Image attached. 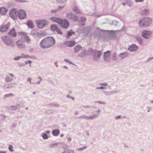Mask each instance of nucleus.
<instances>
[{"mask_svg":"<svg viewBox=\"0 0 153 153\" xmlns=\"http://www.w3.org/2000/svg\"><path fill=\"white\" fill-rule=\"evenodd\" d=\"M2 40L6 45H11L13 42V41L9 39L7 36H3L2 38Z\"/></svg>","mask_w":153,"mask_h":153,"instance_id":"nucleus-7","label":"nucleus"},{"mask_svg":"<svg viewBox=\"0 0 153 153\" xmlns=\"http://www.w3.org/2000/svg\"><path fill=\"white\" fill-rule=\"evenodd\" d=\"M13 147L12 145H10L9 146L8 149L11 152H13L14 150L13 149Z\"/></svg>","mask_w":153,"mask_h":153,"instance_id":"nucleus-32","label":"nucleus"},{"mask_svg":"<svg viewBox=\"0 0 153 153\" xmlns=\"http://www.w3.org/2000/svg\"><path fill=\"white\" fill-rule=\"evenodd\" d=\"M65 61L66 62H68V60L67 59H65Z\"/></svg>","mask_w":153,"mask_h":153,"instance_id":"nucleus-50","label":"nucleus"},{"mask_svg":"<svg viewBox=\"0 0 153 153\" xmlns=\"http://www.w3.org/2000/svg\"><path fill=\"white\" fill-rule=\"evenodd\" d=\"M81 48H82L79 46H76L74 48V51L75 53H77Z\"/></svg>","mask_w":153,"mask_h":153,"instance_id":"nucleus-24","label":"nucleus"},{"mask_svg":"<svg viewBox=\"0 0 153 153\" xmlns=\"http://www.w3.org/2000/svg\"><path fill=\"white\" fill-rule=\"evenodd\" d=\"M31 61L30 60H28L27 61H26L25 62V63L26 64H27L28 63L29 64H30L31 63Z\"/></svg>","mask_w":153,"mask_h":153,"instance_id":"nucleus-40","label":"nucleus"},{"mask_svg":"<svg viewBox=\"0 0 153 153\" xmlns=\"http://www.w3.org/2000/svg\"><path fill=\"white\" fill-rule=\"evenodd\" d=\"M89 51L91 54L93 55L94 60H97L100 58L101 55V51H93L91 49H90Z\"/></svg>","mask_w":153,"mask_h":153,"instance_id":"nucleus-3","label":"nucleus"},{"mask_svg":"<svg viewBox=\"0 0 153 153\" xmlns=\"http://www.w3.org/2000/svg\"><path fill=\"white\" fill-rule=\"evenodd\" d=\"M14 96V94L12 93H10L8 94H6L4 95V97H13Z\"/></svg>","mask_w":153,"mask_h":153,"instance_id":"nucleus-30","label":"nucleus"},{"mask_svg":"<svg viewBox=\"0 0 153 153\" xmlns=\"http://www.w3.org/2000/svg\"><path fill=\"white\" fill-rule=\"evenodd\" d=\"M8 34L12 36L13 37H15L16 36V33L14 29H13L10 30Z\"/></svg>","mask_w":153,"mask_h":153,"instance_id":"nucleus-18","label":"nucleus"},{"mask_svg":"<svg viewBox=\"0 0 153 153\" xmlns=\"http://www.w3.org/2000/svg\"><path fill=\"white\" fill-rule=\"evenodd\" d=\"M128 54L126 52L121 53L119 55V57L121 59H123L128 56Z\"/></svg>","mask_w":153,"mask_h":153,"instance_id":"nucleus-20","label":"nucleus"},{"mask_svg":"<svg viewBox=\"0 0 153 153\" xmlns=\"http://www.w3.org/2000/svg\"><path fill=\"white\" fill-rule=\"evenodd\" d=\"M111 51H108L104 53V59L106 61H108L110 58Z\"/></svg>","mask_w":153,"mask_h":153,"instance_id":"nucleus-12","label":"nucleus"},{"mask_svg":"<svg viewBox=\"0 0 153 153\" xmlns=\"http://www.w3.org/2000/svg\"><path fill=\"white\" fill-rule=\"evenodd\" d=\"M78 114L77 112H76V113L75 114Z\"/></svg>","mask_w":153,"mask_h":153,"instance_id":"nucleus-53","label":"nucleus"},{"mask_svg":"<svg viewBox=\"0 0 153 153\" xmlns=\"http://www.w3.org/2000/svg\"><path fill=\"white\" fill-rule=\"evenodd\" d=\"M55 43V40L51 37L44 38L40 43V47L43 48H47L53 46Z\"/></svg>","mask_w":153,"mask_h":153,"instance_id":"nucleus-1","label":"nucleus"},{"mask_svg":"<svg viewBox=\"0 0 153 153\" xmlns=\"http://www.w3.org/2000/svg\"><path fill=\"white\" fill-rule=\"evenodd\" d=\"M18 34L19 35L21 36L22 38L24 39L26 42L28 43L30 42V40L25 33L23 32H19L18 33Z\"/></svg>","mask_w":153,"mask_h":153,"instance_id":"nucleus-6","label":"nucleus"},{"mask_svg":"<svg viewBox=\"0 0 153 153\" xmlns=\"http://www.w3.org/2000/svg\"><path fill=\"white\" fill-rule=\"evenodd\" d=\"M120 117H121L120 116H118L116 117L115 119H120Z\"/></svg>","mask_w":153,"mask_h":153,"instance_id":"nucleus-44","label":"nucleus"},{"mask_svg":"<svg viewBox=\"0 0 153 153\" xmlns=\"http://www.w3.org/2000/svg\"><path fill=\"white\" fill-rule=\"evenodd\" d=\"M138 49V47L135 45H133L128 48V50L131 51H135Z\"/></svg>","mask_w":153,"mask_h":153,"instance_id":"nucleus-16","label":"nucleus"},{"mask_svg":"<svg viewBox=\"0 0 153 153\" xmlns=\"http://www.w3.org/2000/svg\"><path fill=\"white\" fill-rule=\"evenodd\" d=\"M16 43L17 46L20 48L22 49L24 48L25 46V45L22 43V41L21 40H18L16 42Z\"/></svg>","mask_w":153,"mask_h":153,"instance_id":"nucleus-17","label":"nucleus"},{"mask_svg":"<svg viewBox=\"0 0 153 153\" xmlns=\"http://www.w3.org/2000/svg\"><path fill=\"white\" fill-rule=\"evenodd\" d=\"M67 153H74V151L72 150H67Z\"/></svg>","mask_w":153,"mask_h":153,"instance_id":"nucleus-37","label":"nucleus"},{"mask_svg":"<svg viewBox=\"0 0 153 153\" xmlns=\"http://www.w3.org/2000/svg\"><path fill=\"white\" fill-rule=\"evenodd\" d=\"M143 0H135L136 2H141L143 1Z\"/></svg>","mask_w":153,"mask_h":153,"instance_id":"nucleus-45","label":"nucleus"},{"mask_svg":"<svg viewBox=\"0 0 153 153\" xmlns=\"http://www.w3.org/2000/svg\"><path fill=\"white\" fill-rule=\"evenodd\" d=\"M31 78L30 77H28L27 79V81L30 82V83H31Z\"/></svg>","mask_w":153,"mask_h":153,"instance_id":"nucleus-42","label":"nucleus"},{"mask_svg":"<svg viewBox=\"0 0 153 153\" xmlns=\"http://www.w3.org/2000/svg\"><path fill=\"white\" fill-rule=\"evenodd\" d=\"M152 19L149 17H145L140 20L139 22V25L141 27L149 26L152 23Z\"/></svg>","mask_w":153,"mask_h":153,"instance_id":"nucleus-2","label":"nucleus"},{"mask_svg":"<svg viewBox=\"0 0 153 153\" xmlns=\"http://www.w3.org/2000/svg\"><path fill=\"white\" fill-rule=\"evenodd\" d=\"M21 58V57L20 56H17L16 57H15L14 58V59L15 60H19V59Z\"/></svg>","mask_w":153,"mask_h":153,"instance_id":"nucleus-38","label":"nucleus"},{"mask_svg":"<svg viewBox=\"0 0 153 153\" xmlns=\"http://www.w3.org/2000/svg\"><path fill=\"white\" fill-rule=\"evenodd\" d=\"M63 135H63V134H61V135H60V137H63Z\"/></svg>","mask_w":153,"mask_h":153,"instance_id":"nucleus-51","label":"nucleus"},{"mask_svg":"<svg viewBox=\"0 0 153 153\" xmlns=\"http://www.w3.org/2000/svg\"><path fill=\"white\" fill-rule=\"evenodd\" d=\"M17 16L18 18L21 19H26L27 17L26 12L23 10H19L17 12Z\"/></svg>","mask_w":153,"mask_h":153,"instance_id":"nucleus-4","label":"nucleus"},{"mask_svg":"<svg viewBox=\"0 0 153 153\" xmlns=\"http://www.w3.org/2000/svg\"><path fill=\"white\" fill-rule=\"evenodd\" d=\"M61 27L63 28H66L69 25L68 22L66 19H62V22L60 25Z\"/></svg>","mask_w":153,"mask_h":153,"instance_id":"nucleus-9","label":"nucleus"},{"mask_svg":"<svg viewBox=\"0 0 153 153\" xmlns=\"http://www.w3.org/2000/svg\"><path fill=\"white\" fill-rule=\"evenodd\" d=\"M123 5H124L125 4V3H123Z\"/></svg>","mask_w":153,"mask_h":153,"instance_id":"nucleus-55","label":"nucleus"},{"mask_svg":"<svg viewBox=\"0 0 153 153\" xmlns=\"http://www.w3.org/2000/svg\"><path fill=\"white\" fill-rule=\"evenodd\" d=\"M50 131H47L46 132V133H50Z\"/></svg>","mask_w":153,"mask_h":153,"instance_id":"nucleus-52","label":"nucleus"},{"mask_svg":"<svg viewBox=\"0 0 153 153\" xmlns=\"http://www.w3.org/2000/svg\"><path fill=\"white\" fill-rule=\"evenodd\" d=\"M68 140L69 141H71V139L70 138H68Z\"/></svg>","mask_w":153,"mask_h":153,"instance_id":"nucleus-48","label":"nucleus"},{"mask_svg":"<svg viewBox=\"0 0 153 153\" xmlns=\"http://www.w3.org/2000/svg\"><path fill=\"white\" fill-rule=\"evenodd\" d=\"M21 58H27L30 57V56L28 55H22V56H20Z\"/></svg>","mask_w":153,"mask_h":153,"instance_id":"nucleus-33","label":"nucleus"},{"mask_svg":"<svg viewBox=\"0 0 153 153\" xmlns=\"http://www.w3.org/2000/svg\"><path fill=\"white\" fill-rule=\"evenodd\" d=\"M148 13V11L147 10H145L144 11V13H142V14H146Z\"/></svg>","mask_w":153,"mask_h":153,"instance_id":"nucleus-39","label":"nucleus"},{"mask_svg":"<svg viewBox=\"0 0 153 153\" xmlns=\"http://www.w3.org/2000/svg\"><path fill=\"white\" fill-rule=\"evenodd\" d=\"M13 80V78L8 76H7L6 78V81L7 82H9Z\"/></svg>","mask_w":153,"mask_h":153,"instance_id":"nucleus-29","label":"nucleus"},{"mask_svg":"<svg viewBox=\"0 0 153 153\" xmlns=\"http://www.w3.org/2000/svg\"><path fill=\"white\" fill-rule=\"evenodd\" d=\"M51 28L52 30H56L57 28V27L56 25H52L51 26Z\"/></svg>","mask_w":153,"mask_h":153,"instance_id":"nucleus-26","label":"nucleus"},{"mask_svg":"<svg viewBox=\"0 0 153 153\" xmlns=\"http://www.w3.org/2000/svg\"><path fill=\"white\" fill-rule=\"evenodd\" d=\"M0 153H6V152L5 151H0Z\"/></svg>","mask_w":153,"mask_h":153,"instance_id":"nucleus-46","label":"nucleus"},{"mask_svg":"<svg viewBox=\"0 0 153 153\" xmlns=\"http://www.w3.org/2000/svg\"><path fill=\"white\" fill-rule=\"evenodd\" d=\"M9 75H10V76H11L12 77H14L13 75V74H10Z\"/></svg>","mask_w":153,"mask_h":153,"instance_id":"nucleus-47","label":"nucleus"},{"mask_svg":"<svg viewBox=\"0 0 153 153\" xmlns=\"http://www.w3.org/2000/svg\"><path fill=\"white\" fill-rule=\"evenodd\" d=\"M16 9H13L10 11V15L11 17L13 19H15L16 17Z\"/></svg>","mask_w":153,"mask_h":153,"instance_id":"nucleus-11","label":"nucleus"},{"mask_svg":"<svg viewBox=\"0 0 153 153\" xmlns=\"http://www.w3.org/2000/svg\"><path fill=\"white\" fill-rule=\"evenodd\" d=\"M101 85L104 86H107L108 85V84L107 83H104L102 84Z\"/></svg>","mask_w":153,"mask_h":153,"instance_id":"nucleus-43","label":"nucleus"},{"mask_svg":"<svg viewBox=\"0 0 153 153\" xmlns=\"http://www.w3.org/2000/svg\"><path fill=\"white\" fill-rule=\"evenodd\" d=\"M63 153H67V150L64 151L63 152Z\"/></svg>","mask_w":153,"mask_h":153,"instance_id":"nucleus-49","label":"nucleus"},{"mask_svg":"<svg viewBox=\"0 0 153 153\" xmlns=\"http://www.w3.org/2000/svg\"><path fill=\"white\" fill-rule=\"evenodd\" d=\"M64 45L68 47H71L74 46L76 44V42L74 40L67 41L65 42Z\"/></svg>","mask_w":153,"mask_h":153,"instance_id":"nucleus-10","label":"nucleus"},{"mask_svg":"<svg viewBox=\"0 0 153 153\" xmlns=\"http://www.w3.org/2000/svg\"><path fill=\"white\" fill-rule=\"evenodd\" d=\"M56 31L59 34H61L62 33V32L61 31V30L58 28Z\"/></svg>","mask_w":153,"mask_h":153,"instance_id":"nucleus-35","label":"nucleus"},{"mask_svg":"<svg viewBox=\"0 0 153 153\" xmlns=\"http://www.w3.org/2000/svg\"><path fill=\"white\" fill-rule=\"evenodd\" d=\"M59 133V131L57 129L54 130L52 132V134L54 136H57Z\"/></svg>","mask_w":153,"mask_h":153,"instance_id":"nucleus-22","label":"nucleus"},{"mask_svg":"<svg viewBox=\"0 0 153 153\" xmlns=\"http://www.w3.org/2000/svg\"><path fill=\"white\" fill-rule=\"evenodd\" d=\"M43 138L45 139H47L48 138L47 135L46 134H44L42 136Z\"/></svg>","mask_w":153,"mask_h":153,"instance_id":"nucleus-34","label":"nucleus"},{"mask_svg":"<svg viewBox=\"0 0 153 153\" xmlns=\"http://www.w3.org/2000/svg\"><path fill=\"white\" fill-rule=\"evenodd\" d=\"M51 19L52 22H55L59 25L62 22V20L61 18L56 17H52L51 18Z\"/></svg>","mask_w":153,"mask_h":153,"instance_id":"nucleus-14","label":"nucleus"},{"mask_svg":"<svg viewBox=\"0 0 153 153\" xmlns=\"http://www.w3.org/2000/svg\"><path fill=\"white\" fill-rule=\"evenodd\" d=\"M73 10L74 12L77 13H79L80 12V10L76 6H75L73 7Z\"/></svg>","mask_w":153,"mask_h":153,"instance_id":"nucleus-27","label":"nucleus"},{"mask_svg":"<svg viewBox=\"0 0 153 153\" xmlns=\"http://www.w3.org/2000/svg\"><path fill=\"white\" fill-rule=\"evenodd\" d=\"M111 59L113 60H116L117 59V53H114L111 56Z\"/></svg>","mask_w":153,"mask_h":153,"instance_id":"nucleus-25","label":"nucleus"},{"mask_svg":"<svg viewBox=\"0 0 153 153\" xmlns=\"http://www.w3.org/2000/svg\"><path fill=\"white\" fill-rule=\"evenodd\" d=\"M27 25L29 27L32 28L33 27V23L31 21H28L27 23Z\"/></svg>","mask_w":153,"mask_h":153,"instance_id":"nucleus-21","label":"nucleus"},{"mask_svg":"<svg viewBox=\"0 0 153 153\" xmlns=\"http://www.w3.org/2000/svg\"><path fill=\"white\" fill-rule=\"evenodd\" d=\"M9 25L8 24L4 25L0 27V31L1 32H4L9 29Z\"/></svg>","mask_w":153,"mask_h":153,"instance_id":"nucleus-15","label":"nucleus"},{"mask_svg":"<svg viewBox=\"0 0 153 153\" xmlns=\"http://www.w3.org/2000/svg\"><path fill=\"white\" fill-rule=\"evenodd\" d=\"M152 32L151 31L147 30H144L142 32V36L145 38H148L152 34Z\"/></svg>","mask_w":153,"mask_h":153,"instance_id":"nucleus-8","label":"nucleus"},{"mask_svg":"<svg viewBox=\"0 0 153 153\" xmlns=\"http://www.w3.org/2000/svg\"><path fill=\"white\" fill-rule=\"evenodd\" d=\"M87 148V147L86 146H85L82 147L80 148H79L78 149H77V150L79 151H82V150L85 149Z\"/></svg>","mask_w":153,"mask_h":153,"instance_id":"nucleus-31","label":"nucleus"},{"mask_svg":"<svg viewBox=\"0 0 153 153\" xmlns=\"http://www.w3.org/2000/svg\"><path fill=\"white\" fill-rule=\"evenodd\" d=\"M57 2L60 3H64L66 1V0H56Z\"/></svg>","mask_w":153,"mask_h":153,"instance_id":"nucleus-36","label":"nucleus"},{"mask_svg":"<svg viewBox=\"0 0 153 153\" xmlns=\"http://www.w3.org/2000/svg\"><path fill=\"white\" fill-rule=\"evenodd\" d=\"M139 39L140 40H141V39L140 38H139Z\"/></svg>","mask_w":153,"mask_h":153,"instance_id":"nucleus-54","label":"nucleus"},{"mask_svg":"<svg viewBox=\"0 0 153 153\" xmlns=\"http://www.w3.org/2000/svg\"><path fill=\"white\" fill-rule=\"evenodd\" d=\"M84 20L85 21H86V19H85Z\"/></svg>","mask_w":153,"mask_h":153,"instance_id":"nucleus-56","label":"nucleus"},{"mask_svg":"<svg viewBox=\"0 0 153 153\" xmlns=\"http://www.w3.org/2000/svg\"><path fill=\"white\" fill-rule=\"evenodd\" d=\"M47 22V21L45 20H37L36 21L37 26L39 28H42L44 27L45 26Z\"/></svg>","mask_w":153,"mask_h":153,"instance_id":"nucleus-5","label":"nucleus"},{"mask_svg":"<svg viewBox=\"0 0 153 153\" xmlns=\"http://www.w3.org/2000/svg\"><path fill=\"white\" fill-rule=\"evenodd\" d=\"M66 17L68 19H72L73 20H76V17H75L71 13H69L66 14Z\"/></svg>","mask_w":153,"mask_h":153,"instance_id":"nucleus-13","label":"nucleus"},{"mask_svg":"<svg viewBox=\"0 0 153 153\" xmlns=\"http://www.w3.org/2000/svg\"><path fill=\"white\" fill-rule=\"evenodd\" d=\"M97 89H105V88L104 87L102 86V87H101L99 88H97Z\"/></svg>","mask_w":153,"mask_h":153,"instance_id":"nucleus-41","label":"nucleus"},{"mask_svg":"<svg viewBox=\"0 0 153 153\" xmlns=\"http://www.w3.org/2000/svg\"><path fill=\"white\" fill-rule=\"evenodd\" d=\"M74 32L72 30H71L68 32L66 36L67 38H68L70 36L74 34Z\"/></svg>","mask_w":153,"mask_h":153,"instance_id":"nucleus-23","label":"nucleus"},{"mask_svg":"<svg viewBox=\"0 0 153 153\" xmlns=\"http://www.w3.org/2000/svg\"><path fill=\"white\" fill-rule=\"evenodd\" d=\"M58 144L57 143H54L52 144H51L50 146L49 147L50 148H53L55 146H57Z\"/></svg>","mask_w":153,"mask_h":153,"instance_id":"nucleus-28","label":"nucleus"},{"mask_svg":"<svg viewBox=\"0 0 153 153\" xmlns=\"http://www.w3.org/2000/svg\"><path fill=\"white\" fill-rule=\"evenodd\" d=\"M7 11V10L6 8L1 7L0 8V13L1 14H5Z\"/></svg>","mask_w":153,"mask_h":153,"instance_id":"nucleus-19","label":"nucleus"}]
</instances>
